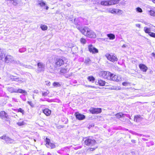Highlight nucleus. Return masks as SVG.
Listing matches in <instances>:
<instances>
[{"mask_svg":"<svg viewBox=\"0 0 155 155\" xmlns=\"http://www.w3.org/2000/svg\"><path fill=\"white\" fill-rule=\"evenodd\" d=\"M77 28L82 33L87 37L90 38H94L96 37L95 33L87 27L83 28L78 27Z\"/></svg>","mask_w":155,"mask_h":155,"instance_id":"1","label":"nucleus"},{"mask_svg":"<svg viewBox=\"0 0 155 155\" xmlns=\"http://www.w3.org/2000/svg\"><path fill=\"white\" fill-rule=\"evenodd\" d=\"M4 58L5 62L6 63L12 62L14 60L13 57L12 56L0 51V59L3 60Z\"/></svg>","mask_w":155,"mask_h":155,"instance_id":"2","label":"nucleus"},{"mask_svg":"<svg viewBox=\"0 0 155 155\" xmlns=\"http://www.w3.org/2000/svg\"><path fill=\"white\" fill-rule=\"evenodd\" d=\"M99 75L101 77L110 80L111 73L108 71H102L100 72Z\"/></svg>","mask_w":155,"mask_h":155,"instance_id":"3","label":"nucleus"},{"mask_svg":"<svg viewBox=\"0 0 155 155\" xmlns=\"http://www.w3.org/2000/svg\"><path fill=\"white\" fill-rule=\"evenodd\" d=\"M84 140L85 144L87 146H92L95 143V140L90 137L84 138L83 139Z\"/></svg>","mask_w":155,"mask_h":155,"instance_id":"4","label":"nucleus"},{"mask_svg":"<svg viewBox=\"0 0 155 155\" xmlns=\"http://www.w3.org/2000/svg\"><path fill=\"white\" fill-rule=\"evenodd\" d=\"M9 91L11 93H24L25 95H27V92L24 90L21 89H15L13 87H11L8 88Z\"/></svg>","mask_w":155,"mask_h":155,"instance_id":"5","label":"nucleus"},{"mask_svg":"<svg viewBox=\"0 0 155 155\" xmlns=\"http://www.w3.org/2000/svg\"><path fill=\"white\" fill-rule=\"evenodd\" d=\"M0 117L1 118L6 121H10V118L8 115L4 111H2L0 113Z\"/></svg>","mask_w":155,"mask_h":155,"instance_id":"6","label":"nucleus"},{"mask_svg":"<svg viewBox=\"0 0 155 155\" xmlns=\"http://www.w3.org/2000/svg\"><path fill=\"white\" fill-rule=\"evenodd\" d=\"M105 56L108 60L112 62H114L118 60V58L115 55L107 53L106 54Z\"/></svg>","mask_w":155,"mask_h":155,"instance_id":"7","label":"nucleus"},{"mask_svg":"<svg viewBox=\"0 0 155 155\" xmlns=\"http://www.w3.org/2000/svg\"><path fill=\"white\" fill-rule=\"evenodd\" d=\"M46 145V147L50 149H53L55 147V145L54 143L51 142L50 139L46 138L45 139Z\"/></svg>","mask_w":155,"mask_h":155,"instance_id":"8","label":"nucleus"},{"mask_svg":"<svg viewBox=\"0 0 155 155\" xmlns=\"http://www.w3.org/2000/svg\"><path fill=\"white\" fill-rule=\"evenodd\" d=\"M110 80L115 81H121V78L120 76L111 73L110 76Z\"/></svg>","mask_w":155,"mask_h":155,"instance_id":"9","label":"nucleus"},{"mask_svg":"<svg viewBox=\"0 0 155 155\" xmlns=\"http://www.w3.org/2000/svg\"><path fill=\"white\" fill-rule=\"evenodd\" d=\"M55 64L56 67H60L64 64V60L59 58H56L55 60Z\"/></svg>","mask_w":155,"mask_h":155,"instance_id":"10","label":"nucleus"},{"mask_svg":"<svg viewBox=\"0 0 155 155\" xmlns=\"http://www.w3.org/2000/svg\"><path fill=\"white\" fill-rule=\"evenodd\" d=\"M90 112L93 114L100 113L101 112V109L100 108H94L91 107L89 110Z\"/></svg>","mask_w":155,"mask_h":155,"instance_id":"11","label":"nucleus"},{"mask_svg":"<svg viewBox=\"0 0 155 155\" xmlns=\"http://www.w3.org/2000/svg\"><path fill=\"white\" fill-rule=\"evenodd\" d=\"M89 51L92 54H95L98 52V49L94 47L92 45H89L88 46Z\"/></svg>","mask_w":155,"mask_h":155,"instance_id":"12","label":"nucleus"},{"mask_svg":"<svg viewBox=\"0 0 155 155\" xmlns=\"http://www.w3.org/2000/svg\"><path fill=\"white\" fill-rule=\"evenodd\" d=\"M38 71L40 72L44 71L45 65L42 62H39L37 64Z\"/></svg>","mask_w":155,"mask_h":155,"instance_id":"13","label":"nucleus"},{"mask_svg":"<svg viewBox=\"0 0 155 155\" xmlns=\"http://www.w3.org/2000/svg\"><path fill=\"white\" fill-rule=\"evenodd\" d=\"M0 138L4 140L8 143H12L14 142L13 140L5 136H3L0 137Z\"/></svg>","mask_w":155,"mask_h":155,"instance_id":"14","label":"nucleus"},{"mask_svg":"<svg viewBox=\"0 0 155 155\" xmlns=\"http://www.w3.org/2000/svg\"><path fill=\"white\" fill-rule=\"evenodd\" d=\"M0 138L4 140L8 143H12L14 142L13 140L5 136H3L0 137Z\"/></svg>","mask_w":155,"mask_h":155,"instance_id":"15","label":"nucleus"},{"mask_svg":"<svg viewBox=\"0 0 155 155\" xmlns=\"http://www.w3.org/2000/svg\"><path fill=\"white\" fill-rule=\"evenodd\" d=\"M110 0H104L101 2V4L104 6H107L112 5Z\"/></svg>","mask_w":155,"mask_h":155,"instance_id":"16","label":"nucleus"},{"mask_svg":"<svg viewBox=\"0 0 155 155\" xmlns=\"http://www.w3.org/2000/svg\"><path fill=\"white\" fill-rule=\"evenodd\" d=\"M75 116L76 118L79 120H82L84 119L85 118L84 115L80 114L78 113H76L75 114Z\"/></svg>","mask_w":155,"mask_h":155,"instance_id":"17","label":"nucleus"},{"mask_svg":"<svg viewBox=\"0 0 155 155\" xmlns=\"http://www.w3.org/2000/svg\"><path fill=\"white\" fill-rule=\"evenodd\" d=\"M143 119V118L140 115H137L135 116L134 120L136 122H139L141 121Z\"/></svg>","mask_w":155,"mask_h":155,"instance_id":"18","label":"nucleus"},{"mask_svg":"<svg viewBox=\"0 0 155 155\" xmlns=\"http://www.w3.org/2000/svg\"><path fill=\"white\" fill-rule=\"evenodd\" d=\"M139 67L141 70L144 72H146L147 69V67L144 64H139Z\"/></svg>","mask_w":155,"mask_h":155,"instance_id":"19","label":"nucleus"},{"mask_svg":"<svg viewBox=\"0 0 155 155\" xmlns=\"http://www.w3.org/2000/svg\"><path fill=\"white\" fill-rule=\"evenodd\" d=\"M43 113L47 116H49L51 114V111L48 108H45L43 110Z\"/></svg>","mask_w":155,"mask_h":155,"instance_id":"20","label":"nucleus"},{"mask_svg":"<svg viewBox=\"0 0 155 155\" xmlns=\"http://www.w3.org/2000/svg\"><path fill=\"white\" fill-rule=\"evenodd\" d=\"M13 78H11V79L12 80V81H24V80L23 79L19 78H16L15 77H13Z\"/></svg>","mask_w":155,"mask_h":155,"instance_id":"21","label":"nucleus"},{"mask_svg":"<svg viewBox=\"0 0 155 155\" xmlns=\"http://www.w3.org/2000/svg\"><path fill=\"white\" fill-rule=\"evenodd\" d=\"M98 83L101 86H103L104 85L107 86V85H106V83L105 81H103L102 80H98Z\"/></svg>","mask_w":155,"mask_h":155,"instance_id":"22","label":"nucleus"},{"mask_svg":"<svg viewBox=\"0 0 155 155\" xmlns=\"http://www.w3.org/2000/svg\"><path fill=\"white\" fill-rule=\"evenodd\" d=\"M107 36L110 40H113L115 38V35L113 34L110 33L108 34L107 35Z\"/></svg>","mask_w":155,"mask_h":155,"instance_id":"23","label":"nucleus"},{"mask_svg":"<svg viewBox=\"0 0 155 155\" xmlns=\"http://www.w3.org/2000/svg\"><path fill=\"white\" fill-rule=\"evenodd\" d=\"M38 5L42 7L45 6L46 5L45 3L43 0H38Z\"/></svg>","mask_w":155,"mask_h":155,"instance_id":"24","label":"nucleus"},{"mask_svg":"<svg viewBox=\"0 0 155 155\" xmlns=\"http://www.w3.org/2000/svg\"><path fill=\"white\" fill-rule=\"evenodd\" d=\"M110 89L112 90H118L121 89V87H120L114 86L110 87Z\"/></svg>","mask_w":155,"mask_h":155,"instance_id":"25","label":"nucleus"},{"mask_svg":"<svg viewBox=\"0 0 155 155\" xmlns=\"http://www.w3.org/2000/svg\"><path fill=\"white\" fill-rule=\"evenodd\" d=\"M149 14L151 16H155V12L154 11L152 8L148 11Z\"/></svg>","mask_w":155,"mask_h":155,"instance_id":"26","label":"nucleus"},{"mask_svg":"<svg viewBox=\"0 0 155 155\" xmlns=\"http://www.w3.org/2000/svg\"><path fill=\"white\" fill-rule=\"evenodd\" d=\"M68 70L66 68H61L60 70V72L61 73L64 74L68 72Z\"/></svg>","mask_w":155,"mask_h":155,"instance_id":"27","label":"nucleus"},{"mask_svg":"<svg viewBox=\"0 0 155 155\" xmlns=\"http://www.w3.org/2000/svg\"><path fill=\"white\" fill-rule=\"evenodd\" d=\"M40 28L43 31L46 30L48 29V27L47 25H41Z\"/></svg>","mask_w":155,"mask_h":155,"instance_id":"28","label":"nucleus"},{"mask_svg":"<svg viewBox=\"0 0 155 155\" xmlns=\"http://www.w3.org/2000/svg\"><path fill=\"white\" fill-rule=\"evenodd\" d=\"M143 30L146 33H148L149 34L150 32V28H148L147 27H145L144 28Z\"/></svg>","mask_w":155,"mask_h":155,"instance_id":"29","label":"nucleus"},{"mask_svg":"<svg viewBox=\"0 0 155 155\" xmlns=\"http://www.w3.org/2000/svg\"><path fill=\"white\" fill-rule=\"evenodd\" d=\"M124 115V114H122V113H119L115 115L116 117L118 118L122 117Z\"/></svg>","mask_w":155,"mask_h":155,"instance_id":"30","label":"nucleus"},{"mask_svg":"<svg viewBox=\"0 0 155 155\" xmlns=\"http://www.w3.org/2000/svg\"><path fill=\"white\" fill-rule=\"evenodd\" d=\"M87 79L90 81L94 82L95 81L94 78L92 76H90L88 77Z\"/></svg>","mask_w":155,"mask_h":155,"instance_id":"31","label":"nucleus"},{"mask_svg":"<svg viewBox=\"0 0 155 155\" xmlns=\"http://www.w3.org/2000/svg\"><path fill=\"white\" fill-rule=\"evenodd\" d=\"M112 5L117 4L119 2L120 0H110Z\"/></svg>","mask_w":155,"mask_h":155,"instance_id":"32","label":"nucleus"},{"mask_svg":"<svg viewBox=\"0 0 155 155\" xmlns=\"http://www.w3.org/2000/svg\"><path fill=\"white\" fill-rule=\"evenodd\" d=\"M16 124L19 126H21L25 125V123L24 121H22V122H18Z\"/></svg>","mask_w":155,"mask_h":155,"instance_id":"33","label":"nucleus"},{"mask_svg":"<svg viewBox=\"0 0 155 155\" xmlns=\"http://www.w3.org/2000/svg\"><path fill=\"white\" fill-rule=\"evenodd\" d=\"M80 42L82 44H85L86 43V41L85 40V39L84 38H81L80 39Z\"/></svg>","mask_w":155,"mask_h":155,"instance_id":"34","label":"nucleus"},{"mask_svg":"<svg viewBox=\"0 0 155 155\" xmlns=\"http://www.w3.org/2000/svg\"><path fill=\"white\" fill-rule=\"evenodd\" d=\"M116 10L115 9H111L109 10V12L113 14L117 13V10Z\"/></svg>","mask_w":155,"mask_h":155,"instance_id":"35","label":"nucleus"},{"mask_svg":"<svg viewBox=\"0 0 155 155\" xmlns=\"http://www.w3.org/2000/svg\"><path fill=\"white\" fill-rule=\"evenodd\" d=\"M136 11L138 12L141 13L142 12V10L140 7H137L136 8Z\"/></svg>","mask_w":155,"mask_h":155,"instance_id":"36","label":"nucleus"},{"mask_svg":"<svg viewBox=\"0 0 155 155\" xmlns=\"http://www.w3.org/2000/svg\"><path fill=\"white\" fill-rule=\"evenodd\" d=\"M53 85L54 87H59L60 85L58 82H55L53 83Z\"/></svg>","mask_w":155,"mask_h":155,"instance_id":"37","label":"nucleus"},{"mask_svg":"<svg viewBox=\"0 0 155 155\" xmlns=\"http://www.w3.org/2000/svg\"><path fill=\"white\" fill-rule=\"evenodd\" d=\"M17 111L22 113L23 115L25 113L24 111L21 108L17 109Z\"/></svg>","mask_w":155,"mask_h":155,"instance_id":"38","label":"nucleus"},{"mask_svg":"<svg viewBox=\"0 0 155 155\" xmlns=\"http://www.w3.org/2000/svg\"><path fill=\"white\" fill-rule=\"evenodd\" d=\"M116 10H117V13H118L119 15H121L124 12L122 10L120 9H117Z\"/></svg>","mask_w":155,"mask_h":155,"instance_id":"39","label":"nucleus"},{"mask_svg":"<svg viewBox=\"0 0 155 155\" xmlns=\"http://www.w3.org/2000/svg\"><path fill=\"white\" fill-rule=\"evenodd\" d=\"M49 93V91H47L46 92H45L42 93V95L44 97L47 96L48 94Z\"/></svg>","mask_w":155,"mask_h":155,"instance_id":"40","label":"nucleus"},{"mask_svg":"<svg viewBox=\"0 0 155 155\" xmlns=\"http://www.w3.org/2000/svg\"><path fill=\"white\" fill-rule=\"evenodd\" d=\"M130 83L129 82H124L122 83V85L125 86H126L128 85Z\"/></svg>","mask_w":155,"mask_h":155,"instance_id":"41","label":"nucleus"},{"mask_svg":"<svg viewBox=\"0 0 155 155\" xmlns=\"http://www.w3.org/2000/svg\"><path fill=\"white\" fill-rule=\"evenodd\" d=\"M151 37L155 38V33L153 32H150L149 34Z\"/></svg>","mask_w":155,"mask_h":155,"instance_id":"42","label":"nucleus"},{"mask_svg":"<svg viewBox=\"0 0 155 155\" xmlns=\"http://www.w3.org/2000/svg\"><path fill=\"white\" fill-rule=\"evenodd\" d=\"M32 107H34V105L33 103H32V102L31 101H28L27 102Z\"/></svg>","mask_w":155,"mask_h":155,"instance_id":"43","label":"nucleus"},{"mask_svg":"<svg viewBox=\"0 0 155 155\" xmlns=\"http://www.w3.org/2000/svg\"><path fill=\"white\" fill-rule=\"evenodd\" d=\"M12 3L14 5H16L17 4V1L16 0H13Z\"/></svg>","mask_w":155,"mask_h":155,"instance_id":"44","label":"nucleus"},{"mask_svg":"<svg viewBox=\"0 0 155 155\" xmlns=\"http://www.w3.org/2000/svg\"><path fill=\"white\" fill-rule=\"evenodd\" d=\"M85 86L87 87H91V88H95V87L94 86H92L90 85H86Z\"/></svg>","mask_w":155,"mask_h":155,"instance_id":"45","label":"nucleus"},{"mask_svg":"<svg viewBox=\"0 0 155 155\" xmlns=\"http://www.w3.org/2000/svg\"><path fill=\"white\" fill-rule=\"evenodd\" d=\"M144 23L145 24V25H148L150 27H151L150 25H151L149 23H147V22H144Z\"/></svg>","mask_w":155,"mask_h":155,"instance_id":"46","label":"nucleus"},{"mask_svg":"<svg viewBox=\"0 0 155 155\" xmlns=\"http://www.w3.org/2000/svg\"><path fill=\"white\" fill-rule=\"evenodd\" d=\"M136 26L140 28V24H136Z\"/></svg>","mask_w":155,"mask_h":155,"instance_id":"47","label":"nucleus"},{"mask_svg":"<svg viewBox=\"0 0 155 155\" xmlns=\"http://www.w3.org/2000/svg\"><path fill=\"white\" fill-rule=\"evenodd\" d=\"M101 39L102 41H107V38H101Z\"/></svg>","mask_w":155,"mask_h":155,"instance_id":"48","label":"nucleus"},{"mask_svg":"<svg viewBox=\"0 0 155 155\" xmlns=\"http://www.w3.org/2000/svg\"><path fill=\"white\" fill-rule=\"evenodd\" d=\"M90 61V59L87 58L86 59L85 61L86 62H88Z\"/></svg>","mask_w":155,"mask_h":155,"instance_id":"49","label":"nucleus"},{"mask_svg":"<svg viewBox=\"0 0 155 155\" xmlns=\"http://www.w3.org/2000/svg\"><path fill=\"white\" fill-rule=\"evenodd\" d=\"M33 92L35 93L38 94V90H35Z\"/></svg>","mask_w":155,"mask_h":155,"instance_id":"50","label":"nucleus"},{"mask_svg":"<svg viewBox=\"0 0 155 155\" xmlns=\"http://www.w3.org/2000/svg\"><path fill=\"white\" fill-rule=\"evenodd\" d=\"M135 141H136L135 140H131V142H132L133 143H135Z\"/></svg>","mask_w":155,"mask_h":155,"instance_id":"51","label":"nucleus"},{"mask_svg":"<svg viewBox=\"0 0 155 155\" xmlns=\"http://www.w3.org/2000/svg\"><path fill=\"white\" fill-rule=\"evenodd\" d=\"M126 47V46L125 45H123L122 46V48H125Z\"/></svg>","mask_w":155,"mask_h":155,"instance_id":"52","label":"nucleus"},{"mask_svg":"<svg viewBox=\"0 0 155 155\" xmlns=\"http://www.w3.org/2000/svg\"><path fill=\"white\" fill-rule=\"evenodd\" d=\"M46 84H48V85L49 86V85H50L51 83H50V82H48V84H47V83H46Z\"/></svg>","mask_w":155,"mask_h":155,"instance_id":"53","label":"nucleus"},{"mask_svg":"<svg viewBox=\"0 0 155 155\" xmlns=\"http://www.w3.org/2000/svg\"><path fill=\"white\" fill-rule=\"evenodd\" d=\"M48 8H49V7H48V6H46V10H48Z\"/></svg>","mask_w":155,"mask_h":155,"instance_id":"54","label":"nucleus"},{"mask_svg":"<svg viewBox=\"0 0 155 155\" xmlns=\"http://www.w3.org/2000/svg\"><path fill=\"white\" fill-rule=\"evenodd\" d=\"M48 155H52L50 153H48Z\"/></svg>","mask_w":155,"mask_h":155,"instance_id":"55","label":"nucleus"},{"mask_svg":"<svg viewBox=\"0 0 155 155\" xmlns=\"http://www.w3.org/2000/svg\"><path fill=\"white\" fill-rule=\"evenodd\" d=\"M152 54H153V57H155V54H154V53H152Z\"/></svg>","mask_w":155,"mask_h":155,"instance_id":"56","label":"nucleus"},{"mask_svg":"<svg viewBox=\"0 0 155 155\" xmlns=\"http://www.w3.org/2000/svg\"><path fill=\"white\" fill-rule=\"evenodd\" d=\"M17 116V115L16 114V115L15 116H12L13 117L15 118H16V116Z\"/></svg>","mask_w":155,"mask_h":155,"instance_id":"57","label":"nucleus"},{"mask_svg":"<svg viewBox=\"0 0 155 155\" xmlns=\"http://www.w3.org/2000/svg\"><path fill=\"white\" fill-rule=\"evenodd\" d=\"M68 6H69L70 5V4H68Z\"/></svg>","mask_w":155,"mask_h":155,"instance_id":"58","label":"nucleus"},{"mask_svg":"<svg viewBox=\"0 0 155 155\" xmlns=\"http://www.w3.org/2000/svg\"><path fill=\"white\" fill-rule=\"evenodd\" d=\"M90 150H93V148H90Z\"/></svg>","mask_w":155,"mask_h":155,"instance_id":"59","label":"nucleus"},{"mask_svg":"<svg viewBox=\"0 0 155 155\" xmlns=\"http://www.w3.org/2000/svg\"><path fill=\"white\" fill-rule=\"evenodd\" d=\"M19 51H20V52H21V49H20Z\"/></svg>","mask_w":155,"mask_h":155,"instance_id":"60","label":"nucleus"},{"mask_svg":"<svg viewBox=\"0 0 155 155\" xmlns=\"http://www.w3.org/2000/svg\"><path fill=\"white\" fill-rule=\"evenodd\" d=\"M33 98L34 99V97H33Z\"/></svg>","mask_w":155,"mask_h":155,"instance_id":"61","label":"nucleus"}]
</instances>
